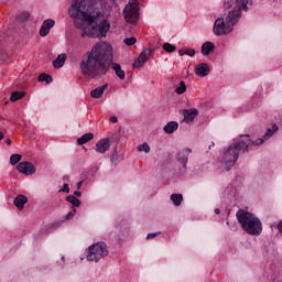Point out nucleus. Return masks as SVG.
Masks as SVG:
<instances>
[{
  "mask_svg": "<svg viewBox=\"0 0 282 282\" xmlns=\"http://www.w3.org/2000/svg\"><path fill=\"white\" fill-rule=\"evenodd\" d=\"M68 14L74 19L77 30H83L82 36L89 39H107L111 30L109 17L111 7L105 0H73Z\"/></svg>",
  "mask_w": 282,
  "mask_h": 282,
  "instance_id": "1",
  "label": "nucleus"
},
{
  "mask_svg": "<svg viewBox=\"0 0 282 282\" xmlns=\"http://www.w3.org/2000/svg\"><path fill=\"white\" fill-rule=\"evenodd\" d=\"M110 67L120 80L127 78L122 66L113 63V46L108 42L96 43L89 52L83 55L82 62L79 63V69L83 76L95 79L107 76Z\"/></svg>",
  "mask_w": 282,
  "mask_h": 282,
  "instance_id": "2",
  "label": "nucleus"
},
{
  "mask_svg": "<svg viewBox=\"0 0 282 282\" xmlns=\"http://www.w3.org/2000/svg\"><path fill=\"white\" fill-rule=\"evenodd\" d=\"M278 131L279 126H276V123H272L267 128V131L261 138L252 140L249 134H245L235 139L234 142L223 152L220 159L221 166L226 171H230V169L237 164L241 153H250V151H252V147H261V144L268 142V140H270Z\"/></svg>",
  "mask_w": 282,
  "mask_h": 282,
  "instance_id": "3",
  "label": "nucleus"
},
{
  "mask_svg": "<svg viewBox=\"0 0 282 282\" xmlns=\"http://www.w3.org/2000/svg\"><path fill=\"white\" fill-rule=\"evenodd\" d=\"M228 8L225 18H217L214 22L213 32L215 36H228L235 30V25L241 21L243 12H248L252 6H254V0H228L225 3Z\"/></svg>",
  "mask_w": 282,
  "mask_h": 282,
  "instance_id": "4",
  "label": "nucleus"
},
{
  "mask_svg": "<svg viewBox=\"0 0 282 282\" xmlns=\"http://www.w3.org/2000/svg\"><path fill=\"white\" fill-rule=\"evenodd\" d=\"M236 217L238 219L240 228H242V230L247 232V235L259 237V235L263 232V225L261 224V219H259L257 215L245 209H239L236 213Z\"/></svg>",
  "mask_w": 282,
  "mask_h": 282,
  "instance_id": "5",
  "label": "nucleus"
},
{
  "mask_svg": "<svg viewBox=\"0 0 282 282\" xmlns=\"http://www.w3.org/2000/svg\"><path fill=\"white\" fill-rule=\"evenodd\" d=\"M108 254L109 249L107 248V243H105V241L94 243L86 249L87 261H93L94 263H98V261L105 259V257Z\"/></svg>",
  "mask_w": 282,
  "mask_h": 282,
  "instance_id": "6",
  "label": "nucleus"
},
{
  "mask_svg": "<svg viewBox=\"0 0 282 282\" xmlns=\"http://www.w3.org/2000/svg\"><path fill=\"white\" fill-rule=\"evenodd\" d=\"M123 19L132 25L140 21V2L138 0H129L123 9Z\"/></svg>",
  "mask_w": 282,
  "mask_h": 282,
  "instance_id": "7",
  "label": "nucleus"
},
{
  "mask_svg": "<svg viewBox=\"0 0 282 282\" xmlns=\"http://www.w3.org/2000/svg\"><path fill=\"white\" fill-rule=\"evenodd\" d=\"M193 153L189 148H184L176 153V162L180 164V171L177 175H186L188 171V158Z\"/></svg>",
  "mask_w": 282,
  "mask_h": 282,
  "instance_id": "8",
  "label": "nucleus"
},
{
  "mask_svg": "<svg viewBox=\"0 0 282 282\" xmlns=\"http://www.w3.org/2000/svg\"><path fill=\"white\" fill-rule=\"evenodd\" d=\"M153 53V48H145L143 50L139 57L133 62L132 67L134 69H140L141 67H144L147 64V61L151 58V54Z\"/></svg>",
  "mask_w": 282,
  "mask_h": 282,
  "instance_id": "9",
  "label": "nucleus"
},
{
  "mask_svg": "<svg viewBox=\"0 0 282 282\" xmlns=\"http://www.w3.org/2000/svg\"><path fill=\"white\" fill-rule=\"evenodd\" d=\"M19 173H23V175H34L36 173V166L33 165L32 162L22 161L17 165Z\"/></svg>",
  "mask_w": 282,
  "mask_h": 282,
  "instance_id": "10",
  "label": "nucleus"
},
{
  "mask_svg": "<svg viewBox=\"0 0 282 282\" xmlns=\"http://www.w3.org/2000/svg\"><path fill=\"white\" fill-rule=\"evenodd\" d=\"M110 147H111V140H109V138H104L96 143L95 151L97 153H107Z\"/></svg>",
  "mask_w": 282,
  "mask_h": 282,
  "instance_id": "11",
  "label": "nucleus"
},
{
  "mask_svg": "<svg viewBox=\"0 0 282 282\" xmlns=\"http://www.w3.org/2000/svg\"><path fill=\"white\" fill-rule=\"evenodd\" d=\"M54 25H56V21L52 19L44 20L40 28V36H47Z\"/></svg>",
  "mask_w": 282,
  "mask_h": 282,
  "instance_id": "12",
  "label": "nucleus"
},
{
  "mask_svg": "<svg viewBox=\"0 0 282 282\" xmlns=\"http://www.w3.org/2000/svg\"><path fill=\"white\" fill-rule=\"evenodd\" d=\"M183 116H184L183 122H186L187 124H189V122H193V120H195V118L199 116V110H197V108L184 109Z\"/></svg>",
  "mask_w": 282,
  "mask_h": 282,
  "instance_id": "13",
  "label": "nucleus"
},
{
  "mask_svg": "<svg viewBox=\"0 0 282 282\" xmlns=\"http://www.w3.org/2000/svg\"><path fill=\"white\" fill-rule=\"evenodd\" d=\"M195 74L199 78H204L210 74V66L206 63H200L195 66Z\"/></svg>",
  "mask_w": 282,
  "mask_h": 282,
  "instance_id": "14",
  "label": "nucleus"
},
{
  "mask_svg": "<svg viewBox=\"0 0 282 282\" xmlns=\"http://www.w3.org/2000/svg\"><path fill=\"white\" fill-rule=\"evenodd\" d=\"M177 129H180V123H177V121H169L164 127H163V131L164 133H166L167 135L173 134L174 131H177Z\"/></svg>",
  "mask_w": 282,
  "mask_h": 282,
  "instance_id": "15",
  "label": "nucleus"
},
{
  "mask_svg": "<svg viewBox=\"0 0 282 282\" xmlns=\"http://www.w3.org/2000/svg\"><path fill=\"white\" fill-rule=\"evenodd\" d=\"M67 61V54L62 53L59 54L54 61H53V67L54 69H61L65 65V62Z\"/></svg>",
  "mask_w": 282,
  "mask_h": 282,
  "instance_id": "16",
  "label": "nucleus"
},
{
  "mask_svg": "<svg viewBox=\"0 0 282 282\" xmlns=\"http://www.w3.org/2000/svg\"><path fill=\"white\" fill-rule=\"evenodd\" d=\"M109 87V84H105L102 86H99L90 91V96L95 98L96 100L100 99L101 96L105 95V89Z\"/></svg>",
  "mask_w": 282,
  "mask_h": 282,
  "instance_id": "17",
  "label": "nucleus"
},
{
  "mask_svg": "<svg viewBox=\"0 0 282 282\" xmlns=\"http://www.w3.org/2000/svg\"><path fill=\"white\" fill-rule=\"evenodd\" d=\"M26 202H28V196H25V195H18L14 198L13 204L18 208V210H23V208H25Z\"/></svg>",
  "mask_w": 282,
  "mask_h": 282,
  "instance_id": "18",
  "label": "nucleus"
},
{
  "mask_svg": "<svg viewBox=\"0 0 282 282\" xmlns=\"http://www.w3.org/2000/svg\"><path fill=\"white\" fill-rule=\"evenodd\" d=\"M214 51H215V43L213 42H205L200 47V52L203 56H208L210 52H214Z\"/></svg>",
  "mask_w": 282,
  "mask_h": 282,
  "instance_id": "19",
  "label": "nucleus"
},
{
  "mask_svg": "<svg viewBox=\"0 0 282 282\" xmlns=\"http://www.w3.org/2000/svg\"><path fill=\"white\" fill-rule=\"evenodd\" d=\"M90 140H94V133L88 132V133H85L84 135L79 137L77 139L76 143L79 147H83V144H87V142H90Z\"/></svg>",
  "mask_w": 282,
  "mask_h": 282,
  "instance_id": "20",
  "label": "nucleus"
},
{
  "mask_svg": "<svg viewBox=\"0 0 282 282\" xmlns=\"http://www.w3.org/2000/svg\"><path fill=\"white\" fill-rule=\"evenodd\" d=\"M235 195H237V189L232 185L227 186L224 191V196L227 197V199H232Z\"/></svg>",
  "mask_w": 282,
  "mask_h": 282,
  "instance_id": "21",
  "label": "nucleus"
},
{
  "mask_svg": "<svg viewBox=\"0 0 282 282\" xmlns=\"http://www.w3.org/2000/svg\"><path fill=\"white\" fill-rule=\"evenodd\" d=\"M66 202H68V204H72V208H78L80 206V199H78L74 195L66 196Z\"/></svg>",
  "mask_w": 282,
  "mask_h": 282,
  "instance_id": "22",
  "label": "nucleus"
},
{
  "mask_svg": "<svg viewBox=\"0 0 282 282\" xmlns=\"http://www.w3.org/2000/svg\"><path fill=\"white\" fill-rule=\"evenodd\" d=\"M171 200L173 202L174 206H182V202L184 200V196L182 194H172Z\"/></svg>",
  "mask_w": 282,
  "mask_h": 282,
  "instance_id": "23",
  "label": "nucleus"
},
{
  "mask_svg": "<svg viewBox=\"0 0 282 282\" xmlns=\"http://www.w3.org/2000/svg\"><path fill=\"white\" fill-rule=\"evenodd\" d=\"M39 82L40 83H46V85H51V83L54 82V78H52V75H47L45 73H42L40 76H39Z\"/></svg>",
  "mask_w": 282,
  "mask_h": 282,
  "instance_id": "24",
  "label": "nucleus"
},
{
  "mask_svg": "<svg viewBox=\"0 0 282 282\" xmlns=\"http://www.w3.org/2000/svg\"><path fill=\"white\" fill-rule=\"evenodd\" d=\"M24 96H25V93L13 91L11 93L10 100L11 102H17V100H21V98H23Z\"/></svg>",
  "mask_w": 282,
  "mask_h": 282,
  "instance_id": "25",
  "label": "nucleus"
},
{
  "mask_svg": "<svg viewBox=\"0 0 282 282\" xmlns=\"http://www.w3.org/2000/svg\"><path fill=\"white\" fill-rule=\"evenodd\" d=\"M63 224H65V220H57L48 225V230H58V228L63 227Z\"/></svg>",
  "mask_w": 282,
  "mask_h": 282,
  "instance_id": "26",
  "label": "nucleus"
},
{
  "mask_svg": "<svg viewBox=\"0 0 282 282\" xmlns=\"http://www.w3.org/2000/svg\"><path fill=\"white\" fill-rule=\"evenodd\" d=\"M23 160V155L21 154H12L10 156V164L11 166H15V164H19V162Z\"/></svg>",
  "mask_w": 282,
  "mask_h": 282,
  "instance_id": "27",
  "label": "nucleus"
},
{
  "mask_svg": "<svg viewBox=\"0 0 282 282\" xmlns=\"http://www.w3.org/2000/svg\"><path fill=\"white\" fill-rule=\"evenodd\" d=\"M137 149L140 153H151V145H149V143H142L138 145Z\"/></svg>",
  "mask_w": 282,
  "mask_h": 282,
  "instance_id": "28",
  "label": "nucleus"
},
{
  "mask_svg": "<svg viewBox=\"0 0 282 282\" xmlns=\"http://www.w3.org/2000/svg\"><path fill=\"white\" fill-rule=\"evenodd\" d=\"M176 94H178V96H182V94H184V91H186V83H184V80L180 82V85L175 88Z\"/></svg>",
  "mask_w": 282,
  "mask_h": 282,
  "instance_id": "29",
  "label": "nucleus"
},
{
  "mask_svg": "<svg viewBox=\"0 0 282 282\" xmlns=\"http://www.w3.org/2000/svg\"><path fill=\"white\" fill-rule=\"evenodd\" d=\"M28 19H30V12H28V11H24L17 15V21L25 22V21H28Z\"/></svg>",
  "mask_w": 282,
  "mask_h": 282,
  "instance_id": "30",
  "label": "nucleus"
},
{
  "mask_svg": "<svg viewBox=\"0 0 282 282\" xmlns=\"http://www.w3.org/2000/svg\"><path fill=\"white\" fill-rule=\"evenodd\" d=\"M124 45H127L128 47H131V45H135V43H138V39H135L134 36L132 37H126L123 40Z\"/></svg>",
  "mask_w": 282,
  "mask_h": 282,
  "instance_id": "31",
  "label": "nucleus"
},
{
  "mask_svg": "<svg viewBox=\"0 0 282 282\" xmlns=\"http://www.w3.org/2000/svg\"><path fill=\"white\" fill-rule=\"evenodd\" d=\"M163 50L165 52H167L169 54H173V52H175L176 47H175V45H173L171 43H164L163 44Z\"/></svg>",
  "mask_w": 282,
  "mask_h": 282,
  "instance_id": "32",
  "label": "nucleus"
},
{
  "mask_svg": "<svg viewBox=\"0 0 282 282\" xmlns=\"http://www.w3.org/2000/svg\"><path fill=\"white\" fill-rule=\"evenodd\" d=\"M76 217V208L72 207V210L65 216V221H70V219H74Z\"/></svg>",
  "mask_w": 282,
  "mask_h": 282,
  "instance_id": "33",
  "label": "nucleus"
},
{
  "mask_svg": "<svg viewBox=\"0 0 282 282\" xmlns=\"http://www.w3.org/2000/svg\"><path fill=\"white\" fill-rule=\"evenodd\" d=\"M1 39L0 37V43H1ZM0 61H8V54L6 53V51H3V47L0 44Z\"/></svg>",
  "mask_w": 282,
  "mask_h": 282,
  "instance_id": "34",
  "label": "nucleus"
},
{
  "mask_svg": "<svg viewBox=\"0 0 282 282\" xmlns=\"http://www.w3.org/2000/svg\"><path fill=\"white\" fill-rule=\"evenodd\" d=\"M58 193H69V184L64 183Z\"/></svg>",
  "mask_w": 282,
  "mask_h": 282,
  "instance_id": "35",
  "label": "nucleus"
},
{
  "mask_svg": "<svg viewBox=\"0 0 282 282\" xmlns=\"http://www.w3.org/2000/svg\"><path fill=\"white\" fill-rule=\"evenodd\" d=\"M195 54H196L195 48L185 50V55L191 56V58H193V56H195Z\"/></svg>",
  "mask_w": 282,
  "mask_h": 282,
  "instance_id": "36",
  "label": "nucleus"
},
{
  "mask_svg": "<svg viewBox=\"0 0 282 282\" xmlns=\"http://www.w3.org/2000/svg\"><path fill=\"white\" fill-rule=\"evenodd\" d=\"M58 268H65V256L61 257V260L57 262Z\"/></svg>",
  "mask_w": 282,
  "mask_h": 282,
  "instance_id": "37",
  "label": "nucleus"
},
{
  "mask_svg": "<svg viewBox=\"0 0 282 282\" xmlns=\"http://www.w3.org/2000/svg\"><path fill=\"white\" fill-rule=\"evenodd\" d=\"M110 160H111L112 164H113V162H116V160H118V151L115 150L112 152Z\"/></svg>",
  "mask_w": 282,
  "mask_h": 282,
  "instance_id": "38",
  "label": "nucleus"
},
{
  "mask_svg": "<svg viewBox=\"0 0 282 282\" xmlns=\"http://www.w3.org/2000/svg\"><path fill=\"white\" fill-rule=\"evenodd\" d=\"M160 235V232H151V234H148L147 236V239H155V237H158Z\"/></svg>",
  "mask_w": 282,
  "mask_h": 282,
  "instance_id": "39",
  "label": "nucleus"
},
{
  "mask_svg": "<svg viewBox=\"0 0 282 282\" xmlns=\"http://www.w3.org/2000/svg\"><path fill=\"white\" fill-rule=\"evenodd\" d=\"M270 282H282V281H281V279H279V275L272 274L271 279H270Z\"/></svg>",
  "mask_w": 282,
  "mask_h": 282,
  "instance_id": "40",
  "label": "nucleus"
},
{
  "mask_svg": "<svg viewBox=\"0 0 282 282\" xmlns=\"http://www.w3.org/2000/svg\"><path fill=\"white\" fill-rule=\"evenodd\" d=\"M121 235H122V237H129V228H124V229L121 231Z\"/></svg>",
  "mask_w": 282,
  "mask_h": 282,
  "instance_id": "41",
  "label": "nucleus"
},
{
  "mask_svg": "<svg viewBox=\"0 0 282 282\" xmlns=\"http://www.w3.org/2000/svg\"><path fill=\"white\" fill-rule=\"evenodd\" d=\"M74 197H83V193H80V191L79 189H77V191H75L74 192Z\"/></svg>",
  "mask_w": 282,
  "mask_h": 282,
  "instance_id": "42",
  "label": "nucleus"
},
{
  "mask_svg": "<svg viewBox=\"0 0 282 282\" xmlns=\"http://www.w3.org/2000/svg\"><path fill=\"white\" fill-rule=\"evenodd\" d=\"M110 122H112V124H116V122H118V117L116 116L110 117Z\"/></svg>",
  "mask_w": 282,
  "mask_h": 282,
  "instance_id": "43",
  "label": "nucleus"
},
{
  "mask_svg": "<svg viewBox=\"0 0 282 282\" xmlns=\"http://www.w3.org/2000/svg\"><path fill=\"white\" fill-rule=\"evenodd\" d=\"M180 56H186V50H178Z\"/></svg>",
  "mask_w": 282,
  "mask_h": 282,
  "instance_id": "44",
  "label": "nucleus"
},
{
  "mask_svg": "<svg viewBox=\"0 0 282 282\" xmlns=\"http://www.w3.org/2000/svg\"><path fill=\"white\" fill-rule=\"evenodd\" d=\"M82 186H83V181H79V182L77 183V191H80Z\"/></svg>",
  "mask_w": 282,
  "mask_h": 282,
  "instance_id": "45",
  "label": "nucleus"
},
{
  "mask_svg": "<svg viewBox=\"0 0 282 282\" xmlns=\"http://www.w3.org/2000/svg\"><path fill=\"white\" fill-rule=\"evenodd\" d=\"M214 213H215V215H220V213H221V209H219V208H216V209H214Z\"/></svg>",
  "mask_w": 282,
  "mask_h": 282,
  "instance_id": "46",
  "label": "nucleus"
},
{
  "mask_svg": "<svg viewBox=\"0 0 282 282\" xmlns=\"http://www.w3.org/2000/svg\"><path fill=\"white\" fill-rule=\"evenodd\" d=\"M6 144H8L10 147V144H12V140L11 139H6Z\"/></svg>",
  "mask_w": 282,
  "mask_h": 282,
  "instance_id": "47",
  "label": "nucleus"
},
{
  "mask_svg": "<svg viewBox=\"0 0 282 282\" xmlns=\"http://www.w3.org/2000/svg\"><path fill=\"white\" fill-rule=\"evenodd\" d=\"M3 138H6V134H3V132L0 131V141L3 140Z\"/></svg>",
  "mask_w": 282,
  "mask_h": 282,
  "instance_id": "48",
  "label": "nucleus"
},
{
  "mask_svg": "<svg viewBox=\"0 0 282 282\" xmlns=\"http://www.w3.org/2000/svg\"><path fill=\"white\" fill-rule=\"evenodd\" d=\"M270 3H274L276 0H268Z\"/></svg>",
  "mask_w": 282,
  "mask_h": 282,
  "instance_id": "49",
  "label": "nucleus"
},
{
  "mask_svg": "<svg viewBox=\"0 0 282 282\" xmlns=\"http://www.w3.org/2000/svg\"><path fill=\"white\" fill-rule=\"evenodd\" d=\"M64 180H69V176L68 175L64 176Z\"/></svg>",
  "mask_w": 282,
  "mask_h": 282,
  "instance_id": "50",
  "label": "nucleus"
}]
</instances>
